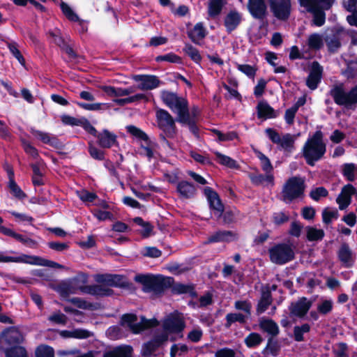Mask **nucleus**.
Returning a JSON list of instances; mask_svg holds the SVG:
<instances>
[{"label":"nucleus","instance_id":"obj_10","mask_svg":"<svg viewBox=\"0 0 357 357\" xmlns=\"http://www.w3.org/2000/svg\"><path fill=\"white\" fill-rule=\"evenodd\" d=\"M268 137L273 143L276 144L280 149L287 152H291L294 149V144L296 137L291 134H285L280 136L278 132L273 128H267L265 130Z\"/></svg>","mask_w":357,"mask_h":357},{"label":"nucleus","instance_id":"obj_22","mask_svg":"<svg viewBox=\"0 0 357 357\" xmlns=\"http://www.w3.org/2000/svg\"><path fill=\"white\" fill-rule=\"evenodd\" d=\"M227 3V0H208L206 2V13L208 19L218 17Z\"/></svg>","mask_w":357,"mask_h":357},{"label":"nucleus","instance_id":"obj_38","mask_svg":"<svg viewBox=\"0 0 357 357\" xmlns=\"http://www.w3.org/2000/svg\"><path fill=\"white\" fill-rule=\"evenodd\" d=\"M259 326L264 331L275 335L278 333L279 328L276 323L271 319H261L259 321Z\"/></svg>","mask_w":357,"mask_h":357},{"label":"nucleus","instance_id":"obj_19","mask_svg":"<svg viewBox=\"0 0 357 357\" xmlns=\"http://www.w3.org/2000/svg\"><path fill=\"white\" fill-rule=\"evenodd\" d=\"M167 340V334H161L156 336L153 340L144 344L142 349L143 356L149 357L158 348L163 342Z\"/></svg>","mask_w":357,"mask_h":357},{"label":"nucleus","instance_id":"obj_32","mask_svg":"<svg viewBox=\"0 0 357 357\" xmlns=\"http://www.w3.org/2000/svg\"><path fill=\"white\" fill-rule=\"evenodd\" d=\"M132 353L130 346L123 345L105 352L103 357H131Z\"/></svg>","mask_w":357,"mask_h":357},{"label":"nucleus","instance_id":"obj_13","mask_svg":"<svg viewBox=\"0 0 357 357\" xmlns=\"http://www.w3.org/2000/svg\"><path fill=\"white\" fill-rule=\"evenodd\" d=\"M185 326V322L179 315L172 314L164 320L162 334H180Z\"/></svg>","mask_w":357,"mask_h":357},{"label":"nucleus","instance_id":"obj_18","mask_svg":"<svg viewBox=\"0 0 357 357\" xmlns=\"http://www.w3.org/2000/svg\"><path fill=\"white\" fill-rule=\"evenodd\" d=\"M133 79L139 82L138 89L142 90H151L159 86L160 81L153 75H135Z\"/></svg>","mask_w":357,"mask_h":357},{"label":"nucleus","instance_id":"obj_2","mask_svg":"<svg viewBox=\"0 0 357 357\" xmlns=\"http://www.w3.org/2000/svg\"><path fill=\"white\" fill-rule=\"evenodd\" d=\"M161 98L163 102L177 114L178 122L191 123L188 103L185 98L178 97L176 93L167 91L161 93Z\"/></svg>","mask_w":357,"mask_h":357},{"label":"nucleus","instance_id":"obj_60","mask_svg":"<svg viewBox=\"0 0 357 357\" xmlns=\"http://www.w3.org/2000/svg\"><path fill=\"white\" fill-rule=\"evenodd\" d=\"M15 238L22 243L23 244H24L26 246L29 247V248H33L36 246L37 245V243L36 241H34L33 239H31L30 238H28L26 236H22L20 234H17L15 235Z\"/></svg>","mask_w":357,"mask_h":357},{"label":"nucleus","instance_id":"obj_26","mask_svg":"<svg viewBox=\"0 0 357 357\" xmlns=\"http://www.w3.org/2000/svg\"><path fill=\"white\" fill-rule=\"evenodd\" d=\"M241 21V15L236 10L229 11L225 16L224 24L227 31L234 30Z\"/></svg>","mask_w":357,"mask_h":357},{"label":"nucleus","instance_id":"obj_56","mask_svg":"<svg viewBox=\"0 0 357 357\" xmlns=\"http://www.w3.org/2000/svg\"><path fill=\"white\" fill-rule=\"evenodd\" d=\"M158 62L167 61L169 63H180L181 59L174 53H169L165 55H161L156 57Z\"/></svg>","mask_w":357,"mask_h":357},{"label":"nucleus","instance_id":"obj_64","mask_svg":"<svg viewBox=\"0 0 357 357\" xmlns=\"http://www.w3.org/2000/svg\"><path fill=\"white\" fill-rule=\"evenodd\" d=\"M328 195V191L322 187L317 188L310 192L311 197L314 200H319L321 197H326Z\"/></svg>","mask_w":357,"mask_h":357},{"label":"nucleus","instance_id":"obj_51","mask_svg":"<svg viewBox=\"0 0 357 357\" xmlns=\"http://www.w3.org/2000/svg\"><path fill=\"white\" fill-rule=\"evenodd\" d=\"M271 295L268 293L264 294L258 304L257 312L259 313H262L265 312L267 310L268 305L271 304Z\"/></svg>","mask_w":357,"mask_h":357},{"label":"nucleus","instance_id":"obj_40","mask_svg":"<svg viewBox=\"0 0 357 357\" xmlns=\"http://www.w3.org/2000/svg\"><path fill=\"white\" fill-rule=\"evenodd\" d=\"M342 174L348 181H354L357 178V165L354 163L344 164Z\"/></svg>","mask_w":357,"mask_h":357},{"label":"nucleus","instance_id":"obj_53","mask_svg":"<svg viewBox=\"0 0 357 357\" xmlns=\"http://www.w3.org/2000/svg\"><path fill=\"white\" fill-rule=\"evenodd\" d=\"M126 129L132 135L142 139L144 142H147V139H149L148 136L140 129L134 126H128L126 127Z\"/></svg>","mask_w":357,"mask_h":357},{"label":"nucleus","instance_id":"obj_50","mask_svg":"<svg viewBox=\"0 0 357 357\" xmlns=\"http://www.w3.org/2000/svg\"><path fill=\"white\" fill-rule=\"evenodd\" d=\"M183 51L188 54L195 62L199 63L202 57L199 51L190 44L185 45Z\"/></svg>","mask_w":357,"mask_h":357},{"label":"nucleus","instance_id":"obj_9","mask_svg":"<svg viewBox=\"0 0 357 357\" xmlns=\"http://www.w3.org/2000/svg\"><path fill=\"white\" fill-rule=\"evenodd\" d=\"M135 281L143 284L151 290L160 291L169 283L170 278L160 275H138L135 276Z\"/></svg>","mask_w":357,"mask_h":357},{"label":"nucleus","instance_id":"obj_14","mask_svg":"<svg viewBox=\"0 0 357 357\" xmlns=\"http://www.w3.org/2000/svg\"><path fill=\"white\" fill-rule=\"evenodd\" d=\"M13 263H24L31 265L50 266L54 268H60L61 266L54 261L46 260L36 256L28 255L25 254H20L19 255L14 256Z\"/></svg>","mask_w":357,"mask_h":357},{"label":"nucleus","instance_id":"obj_35","mask_svg":"<svg viewBox=\"0 0 357 357\" xmlns=\"http://www.w3.org/2000/svg\"><path fill=\"white\" fill-rule=\"evenodd\" d=\"M306 45L310 50H318L324 45V38L319 33H312L308 36Z\"/></svg>","mask_w":357,"mask_h":357},{"label":"nucleus","instance_id":"obj_48","mask_svg":"<svg viewBox=\"0 0 357 357\" xmlns=\"http://www.w3.org/2000/svg\"><path fill=\"white\" fill-rule=\"evenodd\" d=\"M234 307L236 310L242 311L245 315L250 317L252 305L248 301H237L235 302Z\"/></svg>","mask_w":357,"mask_h":357},{"label":"nucleus","instance_id":"obj_20","mask_svg":"<svg viewBox=\"0 0 357 357\" xmlns=\"http://www.w3.org/2000/svg\"><path fill=\"white\" fill-rule=\"evenodd\" d=\"M311 305L312 302L310 300L306 298H301L291 303L290 312L294 316L302 317L307 312Z\"/></svg>","mask_w":357,"mask_h":357},{"label":"nucleus","instance_id":"obj_36","mask_svg":"<svg viewBox=\"0 0 357 357\" xmlns=\"http://www.w3.org/2000/svg\"><path fill=\"white\" fill-rule=\"evenodd\" d=\"M79 289L84 292L93 295L106 296L110 294V290L107 288H105L102 284H96L89 287H79Z\"/></svg>","mask_w":357,"mask_h":357},{"label":"nucleus","instance_id":"obj_28","mask_svg":"<svg viewBox=\"0 0 357 357\" xmlns=\"http://www.w3.org/2000/svg\"><path fill=\"white\" fill-rule=\"evenodd\" d=\"M207 31L202 22L197 23L188 32V36L195 43L199 44L205 38Z\"/></svg>","mask_w":357,"mask_h":357},{"label":"nucleus","instance_id":"obj_42","mask_svg":"<svg viewBox=\"0 0 357 357\" xmlns=\"http://www.w3.org/2000/svg\"><path fill=\"white\" fill-rule=\"evenodd\" d=\"M142 100H147L146 96L143 93H137L125 98L114 99V102L116 103L118 105L123 106Z\"/></svg>","mask_w":357,"mask_h":357},{"label":"nucleus","instance_id":"obj_23","mask_svg":"<svg viewBox=\"0 0 357 357\" xmlns=\"http://www.w3.org/2000/svg\"><path fill=\"white\" fill-rule=\"evenodd\" d=\"M96 280L107 286L121 287L126 284L124 278L119 275H98Z\"/></svg>","mask_w":357,"mask_h":357},{"label":"nucleus","instance_id":"obj_24","mask_svg":"<svg viewBox=\"0 0 357 357\" xmlns=\"http://www.w3.org/2000/svg\"><path fill=\"white\" fill-rule=\"evenodd\" d=\"M236 234L229 231H219L211 235L206 243L231 242L236 239Z\"/></svg>","mask_w":357,"mask_h":357},{"label":"nucleus","instance_id":"obj_1","mask_svg":"<svg viewBox=\"0 0 357 357\" xmlns=\"http://www.w3.org/2000/svg\"><path fill=\"white\" fill-rule=\"evenodd\" d=\"M326 151V145L323 140V134L318 130L307 139L302 148V153L307 165L314 166L320 160Z\"/></svg>","mask_w":357,"mask_h":357},{"label":"nucleus","instance_id":"obj_7","mask_svg":"<svg viewBox=\"0 0 357 357\" xmlns=\"http://www.w3.org/2000/svg\"><path fill=\"white\" fill-rule=\"evenodd\" d=\"M24 340L23 335L15 327L3 331L0 335V347L4 351L12 347H19L17 344Z\"/></svg>","mask_w":357,"mask_h":357},{"label":"nucleus","instance_id":"obj_43","mask_svg":"<svg viewBox=\"0 0 357 357\" xmlns=\"http://www.w3.org/2000/svg\"><path fill=\"white\" fill-rule=\"evenodd\" d=\"M307 238L310 241H319L324 236V231L322 229L313 227L306 228Z\"/></svg>","mask_w":357,"mask_h":357},{"label":"nucleus","instance_id":"obj_44","mask_svg":"<svg viewBox=\"0 0 357 357\" xmlns=\"http://www.w3.org/2000/svg\"><path fill=\"white\" fill-rule=\"evenodd\" d=\"M250 317L243 313H229L226 316L227 326H229L232 323L239 322L243 324Z\"/></svg>","mask_w":357,"mask_h":357},{"label":"nucleus","instance_id":"obj_41","mask_svg":"<svg viewBox=\"0 0 357 357\" xmlns=\"http://www.w3.org/2000/svg\"><path fill=\"white\" fill-rule=\"evenodd\" d=\"M254 152L260 161L262 170L264 172H273V167L268 158L257 149H254Z\"/></svg>","mask_w":357,"mask_h":357},{"label":"nucleus","instance_id":"obj_54","mask_svg":"<svg viewBox=\"0 0 357 357\" xmlns=\"http://www.w3.org/2000/svg\"><path fill=\"white\" fill-rule=\"evenodd\" d=\"M310 329V325L307 324H303L301 326L294 328V337L296 341H302L303 340V334L309 332Z\"/></svg>","mask_w":357,"mask_h":357},{"label":"nucleus","instance_id":"obj_58","mask_svg":"<svg viewBox=\"0 0 357 357\" xmlns=\"http://www.w3.org/2000/svg\"><path fill=\"white\" fill-rule=\"evenodd\" d=\"M61 8L67 18L71 21L76 22L78 20L77 15L73 11V10L65 3L61 4Z\"/></svg>","mask_w":357,"mask_h":357},{"label":"nucleus","instance_id":"obj_33","mask_svg":"<svg viewBox=\"0 0 357 357\" xmlns=\"http://www.w3.org/2000/svg\"><path fill=\"white\" fill-rule=\"evenodd\" d=\"M31 132L36 139L40 140L45 144H50L51 146L57 145L56 138L47 132L38 130L34 128L31 129Z\"/></svg>","mask_w":357,"mask_h":357},{"label":"nucleus","instance_id":"obj_11","mask_svg":"<svg viewBox=\"0 0 357 357\" xmlns=\"http://www.w3.org/2000/svg\"><path fill=\"white\" fill-rule=\"evenodd\" d=\"M136 321L137 317L134 314H124L121 319L122 324L126 325L135 333H138L145 328L157 326L158 324L155 319H146L144 317H142L140 323H136Z\"/></svg>","mask_w":357,"mask_h":357},{"label":"nucleus","instance_id":"obj_63","mask_svg":"<svg viewBox=\"0 0 357 357\" xmlns=\"http://www.w3.org/2000/svg\"><path fill=\"white\" fill-rule=\"evenodd\" d=\"M23 149L24 151L32 156L33 158H36L38 155L37 149L33 147L29 142L22 139V140Z\"/></svg>","mask_w":357,"mask_h":357},{"label":"nucleus","instance_id":"obj_17","mask_svg":"<svg viewBox=\"0 0 357 357\" xmlns=\"http://www.w3.org/2000/svg\"><path fill=\"white\" fill-rule=\"evenodd\" d=\"M248 10L257 19L263 20L267 15V8L264 0H248Z\"/></svg>","mask_w":357,"mask_h":357},{"label":"nucleus","instance_id":"obj_49","mask_svg":"<svg viewBox=\"0 0 357 357\" xmlns=\"http://www.w3.org/2000/svg\"><path fill=\"white\" fill-rule=\"evenodd\" d=\"M36 357H54V349L49 346L40 345L36 351Z\"/></svg>","mask_w":357,"mask_h":357},{"label":"nucleus","instance_id":"obj_37","mask_svg":"<svg viewBox=\"0 0 357 357\" xmlns=\"http://www.w3.org/2000/svg\"><path fill=\"white\" fill-rule=\"evenodd\" d=\"M8 175L9 178L8 187L11 193L18 199H22L25 197V194L21 188L17 185L14 181V173L12 169H8Z\"/></svg>","mask_w":357,"mask_h":357},{"label":"nucleus","instance_id":"obj_45","mask_svg":"<svg viewBox=\"0 0 357 357\" xmlns=\"http://www.w3.org/2000/svg\"><path fill=\"white\" fill-rule=\"evenodd\" d=\"M134 222L141 226L142 229L140 233L144 237L149 236L153 230V226L148 222L144 221L141 218H135L133 219Z\"/></svg>","mask_w":357,"mask_h":357},{"label":"nucleus","instance_id":"obj_12","mask_svg":"<svg viewBox=\"0 0 357 357\" xmlns=\"http://www.w3.org/2000/svg\"><path fill=\"white\" fill-rule=\"evenodd\" d=\"M273 15L280 20L289 18L291 11V0H269Z\"/></svg>","mask_w":357,"mask_h":357},{"label":"nucleus","instance_id":"obj_61","mask_svg":"<svg viewBox=\"0 0 357 357\" xmlns=\"http://www.w3.org/2000/svg\"><path fill=\"white\" fill-rule=\"evenodd\" d=\"M78 196L83 202L88 204L93 202L97 197L96 194L86 190H82L78 192Z\"/></svg>","mask_w":357,"mask_h":357},{"label":"nucleus","instance_id":"obj_59","mask_svg":"<svg viewBox=\"0 0 357 357\" xmlns=\"http://www.w3.org/2000/svg\"><path fill=\"white\" fill-rule=\"evenodd\" d=\"M237 68L250 77H253L256 73V69L253 66L248 64H238Z\"/></svg>","mask_w":357,"mask_h":357},{"label":"nucleus","instance_id":"obj_16","mask_svg":"<svg viewBox=\"0 0 357 357\" xmlns=\"http://www.w3.org/2000/svg\"><path fill=\"white\" fill-rule=\"evenodd\" d=\"M356 192V188L351 184L344 185L336 199V202L340 210L348 207L351 202V196Z\"/></svg>","mask_w":357,"mask_h":357},{"label":"nucleus","instance_id":"obj_52","mask_svg":"<svg viewBox=\"0 0 357 357\" xmlns=\"http://www.w3.org/2000/svg\"><path fill=\"white\" fill-rule=\"evenodd\" d=\"M337 214L336 209L326 208L322 213L323 222L329 224L333 220L337 218Z\"/></svg>","mask_w":357,"mask_h":357},{"label":"nucleus","instance_id":"obj_8","mask_svg":"<svg viewBox=\"0 0 357 357\" xmlns=\"http://www.w3.org/2000/svg\"><path fill=\"white\" fill-rule=\"evenodd\" d=\"M270 259L273 263L283 264L294 258V251L287 244H278L269 250Z\"/></svg>","mask_w":357,"mask_h":357},{"label":"nucleus","instance_id":"obj_62","mask_svg":"<svg viewBox=\"0 0 357 357\" xmlns=\"http://www.w3.org/2000/svg\"><path fill=\"white\" fill-rule=\"evenodd\" d=\"M67 317L61 312L54 313L49 317L50 321L62 325L67 323Z\"/></svg>","mask_w":357,"mask_h":357},{"label":"nucleus","instance_id":"obj_39","mask_svg":"<svg viewBox=\"0 0 357 357\" xmlns=\"http://www.w3.org/2000/svg\"><path fill=\"white\" fill-rule=\"evenodd\" d=\"M214 154L216 156V160L219 164L231 169H237L238 167L237 162L231 158L222 154L218 151H215Z\"/></svg>","mask_w":357,"mask_h":357},{"label":"nucleus","instance_id":"obj_27","mask_svg":"<svg viewBox=\"0 0 357 357\" xmlns=\"http://www.w3.org/2000/svg\"><path fill=\"white\" fill-rule=\"evenodd\" d=\"M176 190L179 196L183 199H190L196 193L195 187L190 183L183 181L177 184Z\"/></svg>","mask_w":357,"mask_h":357},{"label":"nucleus","instance_id":"obj_46","mask_svg":"<svg viewBox=\"0 0 357 357\" xmlns=\"http://www.w3.org/2000/svg\"><path fill=\"white\" fill-rule=\"evenodd\" d=\"M333 307V302L330 299L321 301L317 305V310L321 314H327L331 312Z\"/></svg>","mask_w":357,"mask_h":357},{"label":"nucleus","instance_id":"obj_31","mask_svg":"<svg viewBox=\"0 0 357 357\" xmlns=\"http://www.w3.org/2000/svg\"><path fill=\"white\" fill-rule=\"evenodd\" d=\"M139 153L148 158L149 160L156 158L158 155L157 144L147 139V142L142 144Z\"/></svg>","mask_w":357,"mask_h":357},{"label":"nucleus","instance_id":"obj_6","mask_svg":"<svg viewBox=\"0 0 357 357\" xmlns=\"http://www.w3.org/2000/svg\"><path fill=\"white\" fill-rule=\"evenodd\" d=\"M331 94L335 103L350 107L357 103V85L349 92L344 91L341 87L336 86L331 91Z\"/></svg>","mask_w":357,"mask_h":357},{"label":"nucleus","instance_id":"obj_55","mask_svg":"<svg viewBox=\"0 0 357 357\" xmlns=\"http://www.w3.org/2000/svg\"><path fill=\"white\" fill-rule=\"evenodd\" d=\"M262 341L261 336L256 333H250L245 340V344L249 347H253L259 344Z\"/></svg>","mask_w":357,"mask_h":357},{"label":"nucleus","instance_id":"obj_3","mask_svg":"<svg viewBox=\"0 0 357 357\" xmlns=\"http://www.w3.org/2000/svg\"><path fill=\"white\" fill-rule=\"evenodd\" d=\"M302 6L305 7L308 11L314 14V23L320 26L325 22L324 10L328 9L333 0H299Z\"/></svg>","mask_w":357,"mask_h":357},{"label":"nucleus","instance_id":"obj_15","mask_svg":"<svg viewBox=\"0 0 357 357\" xmlns=\"http://www.w3.org/2000/svg\"><path fill=\"white\" fill-rule=\"evenodd\" d=\"M204 192L208 198L213 214L217 218H220L224 211V206L218 194L210 188H205Z\"/></svg>","mask_w":357,"mask_h":357},{"label":"nucleus","instance_id":"obj_29","mask_svg":"<svg viewBox=\"0 0 357 357\" xmlns=\"http://www.w3.org/2000/svg\"><path fill=\"white\" fill-rule=\"evenodd\" d=\"M98 144L103 148H110L116 142V136L107 130H104L97 135Z\"/></svg>","mask_w":357,"mask_h":357},{"label":"nucleus","instance_id":"obj_47","mask_svg":"<svg viewBox=\"0 0 357 357\" xmlns=\"http://www.w3.org/2000/svg\"><path fill=\"white\" fill-rule=\"evenodd\" d=\"M6 357H28L25 349L22 347H15L5 351Z\"/></svg>","mask_w":357,"mask_h":357},{"label":"nucleus","instance_id":"obj_4","mask_svg":"<svg viewBox=\"0 0 357 357\" xmlns=\"http://www.w3.org/2000/svg\"><path fill=\"white\" fill-rule=\"evenodd\" d=\"M305 189V180L300 176H292L284 184L281 192L282 199L287 202L301 196Z\"/></svg>","mask_w":357,"mask_h":357},{"label":"nucleus","instance_id":"obj_34","mask_svg":"<svg viewBox=\"0 0 357 357\" xmlns=\"http://www.w3.org/2000/svg\"><path fill=\"white\" fill-rule=\"evenodd\" d=\"M340 260L347 266L351 265L353 262V254L347 244H342L338 252Z\"/></svg>","mask_w":357,"mask_h":357},{"label":"nucleus","instance_id":"obj_21","mask_svg":"<svg viewBox=\"0 0 357 357\" xmlns=\"http://www.w3.org/2000/svg\"><path fill=\"white\" fill-rule=\"evenodd\" d=\"M322 70L321 66L317 62L312 63L306 82L310 89L314 90L317 87L321 78Z\"/></svg>","mask_w":357,"mask_h":357},{"label":"nucleus","instance_id":"obj_25","mask_svg":"<svg viewBox=\"0 0 357 357\" xmlns=\"http://www.w3.org/2000/svg\"><path fill=\"white\" fill-rule=\"evenodd\" d=\"M100 89L110 97H121L129 96L135 92V87L121 88L111 86H102Z\"/></svg>","mask_w":357,"mask_h":357},{"label":"nucleus","instance_id":"obj_30","mask_svg":"<svg viewBox=\"0 0 357 357\" xmlns=\"http://www.w3.org/2000/svg\"><path fill=\"white\" fill-rule=\"evenodd\" d=\"M257 116L259 119H271L276 116L275 110L265 101H260L257 107Z\"/></svg>","mask_w":357,"mask_h":357},{"label":"nucleus","instance_id":"obj_57","mask_svg":"<svg viewBox=\"0 0 357 357\" xmlns=\"http://www.w3.org/2000/svg\"><path fill=\"white\" fill-rule=\"evenodd\" d=\"M77 105L81 108L89 111H98L102 109V106L106 105L104 103L95 102V103H85L77 102Z\"/></svg>","mask_w":357,"mask_h":357},{"label":"nucleus","instance_id":"obj_5","mask_svg":"<svg viewBox=\"0 0 357 357\" xmlns=\"http://www.w3.org/2000/svg\"><path fill=\"white\" fill-rule=\"evenodd\" d=\"M155 119L158 128L162 132V139L166 137L174 138L176 134L175 121L170 114L162 109H158L155 112Z\"/></svg>","mask_w":357,"mask_h":357}]
</instances>
